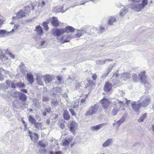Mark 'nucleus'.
I'll return each mask as SVG.
<instances>
[{"mask_svg": "<svg viewBox=\"0 0 154 154\" xmlns=\"http://www.w3.org/2000/svg\"><path fill=\"white\" fill-rule=\"evenodd\" d=\"M102 111V108L100 104L96 103L89 108L88 110L86 112L85 115L87 116H93L94 114L101 112Z\"/></svg>", "mask_w": 154, "mask_h": 154, "instance_id": "1", "label": "nucleus"}, {"mask_svg": "<svg viewBox=\"0 0 154 154\" xmlns=\"http://www.w3.org/2000/svg\"><path fill=\"white\" fill-rule=\"evenodd\" d=\"M148 1L147 0H142L141 4H131V8L135 11L139 12L142 10V9L147 5Z\"/></svg>", "mask_w": 154, "mask_h": 154, "instance_id": "2", "label": "nucleus"}, {"mask_svg": "<svg viewBox=\"0 0 154 154\" xmlns=\"http://www.w3.org/2000/svg\"><path fill=\"white\" fill-rule=\"evenodd\" d=\"M25 9H26L24 11L22 10H20L17 12L16 16L13 17L12 19L14 20H19L21 18L26 17V15L28 14L30 12V10L29 7H26Z\"/></svg>", "mask_w": 154, "mask_h": 154, "instance_id": "3", "label": "nucleus"}, {"mask_svg": "<svg viewBox=\"0 0 154 154\" xmlns=\"http://www.w3.org/2000/svg\"><path fill=\"white\" fill-rule=\"evenodd\" d=\"M123 100H119V99H117L116 101L118 102L117 103L116 102H113L112 103V106L113 107V109H118L120 110V109L124 107V101L125 100L127 103H128V101H130V100L128 101L126 100V99H124Z\"/></svg>", "mask_w": 154, "mask_h": 154, "instance_id": "4", "label": "nucleus"}, {"mask_svg": "<svg viewBox=\"0 0 154 154\" xmlns=\"http://www.w3.org/2000/svg\"><path fill=\"white\" fill-rule=\"evenodd\" d=\"M19 26L18 25L15 26L11 31L9 32L5 30L0 29V37L3 38L8 36L10 34H13L17 29Z\"/></svg>", "mask_w": 154, "mask_h": 154, "instance_id": "5", "label": "nucleus"}, {"mask_svg": "<svg viewBox=\"0 0 154 154\" xmlns=\"http://www.w3.org/2000/svg\"><path fill=\"white\" fill-rule=\"evenodd\" d=\"M100 102L103 107L104 109H107L110 104L109 101L105 97L100 100Z\"/></svg>", "mask_w": 154, "mask_h": 154, "instance_id": "6", "label": "nucleus"}, {"mask_svg": "<svg viewBox=\"0 0 154 154\" xmlns=\"http://www.w3.org/2000/svg\"><path fill=\"white\" fill-rule=\"evenodd\" d=\"M37 4L38 5V9H35L36 10H37V11H36L35 13V15L36 16L39 15L40 12L42 11V9L41 8H42L45 4V2L44 1H42L39 2H37Z\"/></svg>", "mask_w": 154, "mask_h": 154, "instance_id": "7", "label": "nucleus"}, {"mask_svg": "<svg viewBox=\"0 0 154 154\" xmlns=\"http://www.w3.org/2000/svg\"><path fill=\"white\" fill-rule=\"evenodd\" d=\"M145 74V72L143 71L139 73L138 75L140 79L141 82L146 85V76Z\"/></svg>", "mask_w": 154, "mask_h": 154, "instance_id": "8", "label": "nucleus"}, {"mask_svg": "<svg viewBox=\"0 0 154 154\" xmlns=\"http://www.w3.org/2000/svg\"><path fill=\"white\" fill-rule=\"evenodd\" d=\"M29 135L31 140L35 143H36L38 139V137L37 134L35 133H32L30 131L29 132Z\"/></svg>", "mask_w": 154, "mask_h": 154, "instance_id": "9", "label": "nucleus"}, {"mask_svg": "<svg viewBox=\"0 0 154 154\" xmlns=\"http://www.w3.org/2000/svg\"><path fill=\"white\" fill-rule=\"evenodd\" d=\"M69 126L70 131L73 134H74L77 126V123L73 121L70 123Z\"/></svg>", "mask_w": 154, "mask_h": 154, "instance_id": "10", "label": "nucleus"}, {"mask_svg": "<svg viewBox=\"0 0 154 154\" xmlns=\"http://www.w3.org/2000/svg\"><path fill=\"white\" fill-rule=\"evenodd\" d=\"M64 32L63 28L56 29L53 32V35L55 36H58L61 35Z\"/></svg>", "mask_w": 154, "mask_h": 154, "instance_id": "11", "label": "nucleus"}, {"mask_svg": "<svg viewBox=\"0 0 154 154\" xmlns=\"http://www.w3.org/2000/svg\"><path fill=\"white\" fill-rule=\"evenodd\" d=\"M76 31L77 33L75 34V35L77 37H79L82 35L86 33L85 29L83 27L81 28L80 29H77Z\"/></svg>", "mask_w": 154, "mask_h": 154, "instance_id": "12", "label": "nucleus"}, {"mask_svg": "<svg viewBox=\"0 0 154 154\" xmlns=\"http://www.w3.org/2000/svg\"><path fill=\"white\" fill-rule=\"evenodd\" d=\"M150 103V99L149 97H146L144 100L141 102L140 104L143 107H146Z\"/></svg>", "mask_w": 154, "mask_h": 154, "instance_id": "13", "label": "nucleus"}, {"mask_svg": "<svg viewBox=\"0 0 154 154\" xmlns=\"http://www.w3.org/2000/svg\"><path fill=\"white\" fill-rule=\"evenodd\" d=\"M62 90L60 88L57 87L53 88L51 92L54 95H59L62 93Z\"/></svg>", "mask_w": 154, "mask_h": 154, "instance_id": "14", "label": "nucleus"}, {"mask_svg": "<svg viewBox=\"0 0 154 154\" xmlns=\"http://www.w3.org/2000/svg\"><path fill=\"white\" fill-rule=\"evenodd\" d=\"M131 106L133 109L137 112L139 111L140 108V104H137L135 102H134L132 103Z\"/></svg>", "mask_w": 154, "mask_h": 154, "instance_id": "15", "label": "nucleus"}, {"mask_svg": "<svg viewBox=\"0 0 154 154\" xmlns=\"http://www.w3.org/2000/svg\"><path fill=\"white\" fill-rule=\"evenodd\" d=\"M43 77L45 79V82L47 84L49 83L53 79V77L49 74L44 75Z\"/></svg>", "mask_w": 154, "mask_h": 154, "instance_id": "16", "label": "nucleus"}, {"mask_svg": "<svg viewBox=\"0 0 154 154\" xmlns=\"http://www.w3.org/2000/svg\"><path fill=\"white\" fill-rule=\"evenodd\" d=\"M113 142L112 139H108L106 140L102 144L103 147H106L112 145Z\"/></svg>", "mask_w": 154, "mask_h": 154, "instance_id": "17", "label": "nucleus"}, {"mask_svg": "<svg viewBox=\"0 0 154 154\" xmlns=\"http://www.w3.org/2000/svg\"><path fill=\"white\" fill-rule=\"evenodd\" d=\"M112 88V84L109 82H106L104 85V90L106 92H108L111 90Z\"/></svg>", "mask_w": 154, "mask_h": 154, "instance_id": "18", "label": "nucleus"}, {"mask_svg": "<svg viewBox=\"0 0 154 154\" xmlns=\"http://www.w3.org/2000/svg\"><path fill=\"white\" fill-rule=\"evenodd\" d=\"M121 78L123 79L124 80H126L129 79L131 77V74L128 72H125L122 74L121 75Z\"/></svg>", "mask_w": 154, "mask_h": 154, "instance_id": "19", "label": "nucleus"}, {"mask_svg": "<svg viewBox=\"0 0 154 154\" xmlns=\"http://www.w3.org/2000/svg\"><path fill=\"white\" fill-rule=\"evenodd\" d=\"M35 31L37 32V35H41L43 33V30L41 26L39 25L36 26Z\"/></svg>", "mask_w": 154, "mask_h": 154, "instance_id": "20", "label": "nucleus"}, {"mask_svg": "<svg viewBox=\"0 0 154 154\" xmlns=\"http://www.w3.org/2000/svg\"><path fill=\"white\" fill-rule=\"evenodd\" d=\"M112 59H106L105 60H98L96 61V62L97 64L101 65L104 64L106 62L112 61Z\"/></svg>", "mask_w": 154, "mask_h": 154, "instance_id": "21", "label": "nucleus"}, {"mask_svg": "<svg viewBox=\"0 0 154 154\" xmlns=\"http://www.w3.org/2000/svg\"><path fill=\"white\" fill-rule=\"evenodd\" d=\"M27 79L30 84H32L34 82V78L32 74L31 73H28L26 74Z\"/></svg>", "mask_w": 154, "mask_h": 154, "instance_id": "22", "label": "nucleus"}, {"mask_svg": "<svg viewBox=\"0 0 154 154\" xmlns=\"http://www.w3.org/2000/svg\"><path fill=\"white\" fill-rule=\"evenodd\" d=\"M60 22L55 17H52V20L51 21V24L54 26H57L59 25Z\"/></svg>", "mask_w": 154, "mask_h": 154, "instance_id": "23", "label": "nucleus"}, {"mask_svg": "<svg viewBox=\"0 0 154 154\" xmlns=\"http://www.w3.org/2000/svg\"><path fill=\"white\" fill-rule=\"evenodd\" d=\"M108 24L109 25H112L116 21V19L114 17L110 16L108 19Z\"/></svg>", "mask_w": 154, "mask_h": 154, "instance_id": "24", "label": "nucleus"}, {"mask_svg": "<svg viewBox=\"0 0 154 154\" xmlns=\"http://www.w3.org/2000/svg\"><path fill=\"white\" fill-rule=\"evenodd\" d=\"M125 118L124 117H122L120 119L116 122L115 123L113 124V125L114 127L115 126L117 127H119L120 125L123 123L125 121Z\"/></svg>", "mask_w": 154, "mask_h": 154, "instance_id": "25", "label": "nucleus"}, {"mask_svg": "<svg viewBox=\"0 0 154 154\" xmlns=\"http://www.w3.org/2000/svg\"><path fill=\"white\" fill-rule=\"evenodd\" d=\"M18 97L20 100L23 101H25L27 99L26 95L22 92H19Z\"/></svg>", "mask_w": 154, "mask_h": 154, "instance_id": "26", "label": "nucleus"}, {"mask_svg": "<svg viewBox=\"0 0 154 154\" xmlns=\"http://www.w3.org/2000/svg\"><path fill=\"white\" fill-rule=\"evenodd\" d=\"M64 32L69 33L73 32L75 30V29L72 26H67L65 28H63Z\"/></svg>", "mask_w": 154, "mask_h": 154, "instance_id": "27", "label": "nucleus"}, {"mask_svg": "<svg viewBox=\"0 0 154 154\" xmlns=\"http://www.w3.org/2000/svg\"><path fill=\"white\" fill-rule=\"evenodd\" d=\"M106 125V124L103 123L94 126L91 128V130L92 131L98 130L100 129L102 127Z\"/></svg>", "mask_w": 154, "mask_h": 154, "instance_id": "28", "label": "nucleus"}, {"mask_svg": "<svg viewBox=\"0 0 154 154\" xmlns=\"http://www.w3.org/2000/svg\"><path fill=\"white\" fill-rule=\"evenodd\" d=\"M112 68V67H110L108 68L106 71V72L103 73L101 76V78L103 79H105L107 77L109 73L111 71Z\"/></svg>", "mask_w": 154, "mask_h": 154, "instance_id": "29", "label": "nucleus"}, {"mask_svg": "<svg viewBox=\"0 0 154 154\" xmlns=\"http://www.w3.org/2000/svg\"><path fill=\"white\" fill-rule=\"evenodd\" d=\"M36 80L37 84L40 85H43V82L42 81V77L37 75L36 76Z\"/></svg>", "mask_w": 154, "mask_h": 154, "instance_id": "30", "label": "nucleus"}, {"mask_svg": "<svg viewBox=\"0 0 154 154\" xmlns=\"http://www.w3.org/2000/svg\"><path fill=\"white\" fill-rule=\"evenodd\" d=\"M72 138H69L67 140H65L63 143V146H68L72 141Z\"/></svg>", "mask_w": 154, "mask_h": 154, "instance_id": "31", "label": "nucleus"}, {"mask_svg": "<svg viewBox=\"0 0 154 154\" xmlns=\"http://www.w3.org/2000/svg\"><path fill=\"white\" fill-rule=\"evenodd\" d=\"M0 59L1 60L2 62L4 64H8V63L10 61L9 59H8L6 56H1L0 58Z\"/></svg>", "mask_w": 154, "mask_h": 154, "instance_id": "32", "label": "nucleus"}, {"mask_svg": "<svg viewBox=\"0 0 154 154\" xmlns=\"http://www.w3.org/2000/svg\"><path fill=\"white\" fill-rule=\"evenodd\" d=\"M63 115V118L65 119L68 120L70 119V116L67 110H65L64 111Z\"/></svg>", "mask_w": 154, "mask_h": 154, "instance_id": "33", "label": "nucleus"}, {"mask_svg": "<svg viewBox=\"0 0 154 154\" xmlns=\"http://www.w3.org/2000/svg\"><path fill=\"white\" fill-rule=\"evenodd\" d=\"M65 36H62L60 38H59L58 37L57 38V39L58 40L59 42L61 44H63L64 43L69 42V41H67L66 40H64V38Z\"/></svg>", "mask_w": 154, "mask_h": 154, "instance_id": "34", "label": "nucleus"}, {"mask_svg": "<svg viewBox=\"0 0 154 154\" xmlns=\"http://www.w3.org/2000/svg\"><path fill=\"white\" fill-rule=\"evenodd\" d=\"M132 79L133 81L135 83L138 82L139 80L137 75L135 73L132 74Z\"/></svg>", "mask_w": 154, "mask_h": 154, "instance_id": "35", "label": "nucleus"}, {"mask_svg": "<svg viewBox=\"0 0 154 154\" xmlns=\"http://www.w3.org/2000/svg\"><path fill=\"white\" fill-rule=\"evenodd\" d=\"M20 92H18L17 91H12L10 93V95L12 97H17L19 96V94Z\"/></svg>", "mask_w": 154, "mask_h": 154, "instance_id": "36", "label": "nucleus"}, {"mask_svg": "<svg viewBox=\"0 0 154 154\" xmlns=\"http://www.w3.org/2000/svg\"><path fill=\"white\" fill-rule=\"evenodd\" d=\"M50 112L51 109L50 108H46L44 110V111L42 112V114L43 116H46V115L50 113Z\"/></svg>", "mask_w": 154, "mask_h": 154, "instance_id": "37", "label": "nucleus"}, {"mask_svg": "<svg viewBox=\"0 0 154 154\" xmlns=\"http://www.w3.org/2000/svg\"><path fill=\"white\" fill-rule=\"evenodd\" d=\"M16 85L17 87H18L19 88H24L25 87V84L21 82L16 83Z\"/></svg>", "mask_w": 154, "mask_h": 154, "instance_id": "38", "label": "nucleus"}, {"mask_svg": "<svg viewBox=\"0 0 154 154\" xmlns=\"http://www.w3.org/2000/svg\"><path fill=\"white\" fill-rule=\"evenodd\" d=\"M128 9L126 8H123L120 13L119 16L120 17L123 16L125 14H126L128 12Z\"/></svg>", "mask_w": 154, "mask_h": 154, "instance_id": "39", "label": "nucleus"}, {"mask_svg": "<svg viewBox=\"0 0 154 154\" xmlns=\"http://www.w3.org/2000/svg\"><path fill=\"white\" fill-rule=\"evenodd\" d=\"M146 116V113H144L138 119V122H143Z\"/></svg>", "mask_w": 154, "mask_h": 154, "instance_id": "40", "label": "nucleus"}, {"mask_svg": "<svg viewBox=\"0 0 154 154\" xmlns=\"http://www.w3.org/2000/svg\"><path fill=\"white\" fill-rule=\"evenodd\" d=\"M45 43V41H42L41 42L40 44L38 46V44L36 45V47L38 49H41L43 48L44 47V45Z\"/></svg>", "mask_w": 154, "mask_h": 154, "instance_id": "41", "label": "nucleus"}, {"mask_svg": "<svg viewBox=\"0 0 154 154\" xmlns=\"http://www.w3.org/2000/svg\"><path fill=\"white\" fill-rule=\"evenodd\" d=\"M29 122L33 124L36 122L35 120L31 116H29Z\"/></svg>", "mask_w": 154, "mask_h": 154, "instance_id": "42", "label": "nucleus"}, {"mask_svg": "<svg viewBox=\"0 0 154 154\" xmlns=\"http://www.w3.org/2000/svg\"><path fill=\"white\" fill-rule=\"evenodd\" d=\"M120 111V110L118 109H113L111 115L112 116H114L116 115L118 112Z\"/></svg>", "mask_w": 154, "mask_h": 154, "instance_id": "43", "label": "nucleus"}, {"mask_svg": "<svg viewBox=\"0 0 154 154\" xmlns=\"http://www.w3.org/2000/svg\"><path fill=\"white\" fill-rule=\"evenodd\" d=\"M97 30L98 33H102L104 31V28L102 26H100Z\"/></svg>", "mask_w": 154, "mask_h": 154, "instance_id": "44", "label": "nucleus"}, {"mask_svg": "<svg viewBox=\"0 0 154 154\" xmlns=\"http://www.w3.org/2000/svg\"><path fill=\"white\" fill-rule=\"evenodd\" d=\"M38 152L40 154H45L47 152V150L46 149H39Z\"/></svg>", "mask_w": 154, "mask_h": 154, "instance_id": "45", "label": "nucleus"}, {"mask_svg": "<svg viewBox=\"0 0 154 154\" xmlns=\"http://www.w3.org/2000/svg\"><path fill=\"white\" fill-rule=\"evenodd\" d=\"M33 102L36 106H38L39 105V100L36 98H34L33 99Z\"/></svg>", "mask_w": 154, "mask_h": 154, "instance_id": "46", "label": "nucleus"}, {"mask_svg": "<svg viewBox=\"0 0 154 154\" xmlns=\"http://www.w3.org/2000/svg\"><path fill=\"white\" fill-rule=\"evenodd\" d=\"M38 145L42 147L43 148H45L46 147V146L45 144L42 141H39L38 143Z\"/></svg>", "mask_w": 154, "mask_h": 154, "instance_id": "47", "label": "nucleus"}, {"mask_svg": "<svg viewBox=\"0 0 154 154\" xmlns=\"http://www.w3.org/2000/svg\"><path fill=\"white\" fill-rule=\"evenodd\" d=\"M51 103L53 105H57L58 104L57 100H56L53 99L51 100Z\"/></svg>", "mask_w": 154, "mask_h": 154, "instance_id": "48", "label": "nucleus"}, {"mask_svg": "<svg viewBox=\"0 0 154 154\" xmlns=\"http://www.w3.org/2000/svg\"><path fill=\"white\" fill-rule=\"evenodd\" d=\"M69 111L72 116H76V113H75V112L74 111V110L72 109H69Z\"/></svg>", "mask_w": 154, "mask_h": 154, "instance_id": "49", "label": "nucleus"}, {"mask_svg": "<svg viewBox=\"0 0 154 154\" xmlns=\"http://www.w3.org/2000/svg\"><path fill=\"white\" fill-rule=\"evenodd\" d=\"M34 125L35 128H38L41 125V124L39 122H35L34 124Z\"/></svg>", "mask_w": 154, "mask_h": 154, "instance_id": "50", "label": "nucleus"}, {"mask_svg": "<svg viewBox=\"0 0 154 154\" xmlns=\"http://www.w3.org/2000/svg\"><path fill=\"white\" fill-rule=\"evenodd\" d=\"M119 75V74L118 73L115 72L113 73V75L112 76V78H116L117 77H118Z\"/></svg>", "mask_w": 154, "mask_h": 154, "instance_id": "51", "label": "nucleus"}, {"mask_svg": "<svg viewBox=\"0 0 154 154\" xmlns=\"http://www.w3.org/2000/svg\"><path fill=\"white\" fill-rule=\"evenodd\" d=\"M49 99L48 97H43L42 100L43 101L46 102L49 100Z\"/></svg>", "mask_w": 154, "mask_h": 154, "instance_id": "52", "label": "nucleus"}, {"mask_svg": "<svg viewBox=\"0 0 154 154\" xmlns=\"http://www.w3.org/2000/svg\"><path fill=\"white\" fill-rule=\"evenodd\" d=\"M11 87L12 88H15L17 87L16 83L15 84L13 82L11 83Z\"/></svg>", "mask_w": 154, "mask_h": 154, "instance_id": "53", "label": "nucleus"}, {"mask_svg": "<svg viewBox=\"0 0 154 154\" xmlns=\"http://www.w3.org/2000/svg\"><path fill=\"white\" fill-rule=\"evenodd\" d=\"M9 54L10 57L11 58L13 59L15 58V56L14 54H12L11 53H10Z\"/></svg>", "mask_w": 154, "mask_h": 154, "instance_id": "54", "label": "nucleus"}, {"mask_svg": "<svg viewBox=\"0 0 154 154\" xmlns=\"http://www.w3.org/2000/svg\"><path fill=\"white\" fill-rule=\"evenodd\" d=\"M20 91L21 92H24V93H26L27 92V91L26 89H20Z\"/></svg>", "mask_w": 154, "mask_h": 154, "instance_id": "55", "label": "nucleus"}, {"mask_svg": "<svg viewBox=\"0 0 154 154\" xmlns=\"http://www.w3.org/2000/svg\"><path fill=\"white\" fill-rule=\"evenodd\" d=\"M92 79L94 80H95L96 79L97 77L96 75L95 74H94L93 75H92Z\"/></svg>", "mask_w": 154, "mask_h": 154, "instance_id": "56", "label": "nucleus"}, {"mask_svg": "<svg viewBox=\"0 0 154 154\" xmlns=\"http://www.w3.org/2000/svg\"><path fill=\"white\" fill-rule=\"evenodd\" d=\"M4 78L2 75L0 73V81H2L4 80Z\"/></svg>", "mask_w": 154, "mask_h": 154, "instance_id": "57", "label": "nucleus"}, {"mask_svg": "<svg viewBox=\"0 0 154 154\" xmlns=\"http://www.w3.org/2000/svg\"><path fill=\"white\" fill-rule=\"evenodd\" d=\"M5 86V85L4 84H0V89H3V87Z\"/></svg>", "mask_w": 154, "mask_h": 154, "instance_id": "58", "label": "nucleus"}, {"mask_svg": "<svg viewBox=\"0 0 154 154\" xmlns=\"http://www.w3.org/2000/svg\"><path fill=\"white\" fill-rule=\"evenodd\" d=\"M34 18H33L32 19H30V20H28L27 21V22L29 23H30L31 22L33 21L34 20Z\"/></svg>", "mask_w": 154, "mask_h": 154, "instance_id": "59", "label": "nucleus"}, {"mask_svg": "<svg viewBox=\"0 0 154 154\" xmlns=\"http://www.w3.org/2000/svg\"><path fill=\"white\" fill-rule=\"evenodd\" d=\"M60 127L62 129H63L64 127V125L63 123H61L60 125Z\"/></svg>", "mask_w": 154, "mask_h": 154, "instance_id": "60", "label": "nucleus"}, {"mask_svg": "<svg viewBox=\"0 0 154 154\" xmlns=\"http://www.w3.org/2000/svg\"><path fill=\"white\" fill-rule=\"evenodd\" d=\"M42 26L44 27H46V26H47L48 25H47V24L46 22H43L42 23Z\"/></svg>", "mask_w": 154, "mask_h": 154, "instance_id": "61", "label": "nucleus"}, {"mask_svg": "<svg viewBox=\"0 0 154 154\" xmlns=\"http://www.w3.org/2000/svg\"><path fill=\"white\" fill-rule=\"evenodd\" d=\"M57 80L60 82L61 80V77L59 76H58L57 77Z\"/></svg>", "mask_w": 154, "mask_h": 154, "instance_id": "62", "label": "nucleus"}, {"mask_svg": "<svg viewBox=\"0 0 154 154\" xmlns=\"http://www.w3.org/2000/svg\"><path fill=\"white\" fill-rule=\"evenodd\" d=\"M62 152L60 151H58L56 152L55 153V154H61Z\"/></svg>", "mask_w": 154, "mask_h": 154, "instance_id": "63", "label": "nucleus"}, {"mask_svg": "<svg viewBox=\"0 0 154 154\" xmlns=\"http://www.w3.org/2000/svg\"><path fill=\"white\" fill-rule=\"evenodd\" d=\"M46 122L47 124H49L50 123V120L49 119H48L46 120Z\"/></svg>", "mask_w": 154, "mask_h": 154, "instance_id": "64", "label": "nucleus"}]
</instances>
